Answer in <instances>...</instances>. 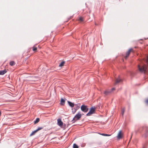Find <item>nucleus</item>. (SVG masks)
Here are the masks:
<instances>
[{
	"instance_id": "f8f14e48",
	"label": "nucleus",
	"mask_w": 148,
	"mask_h": 148,
	"mask_svg": "<svg viewBox=\"0 0 148 148\" xmlns=\"http://www.w3.org/2000/svg\"><path fill=\"white\" fill-rule=\"evenodd\" d=\"M68 103L69 106L71 107H73L74 106V104L70 101H68Z\"/></svg>"
},
{
	"instance_id": "dca6fc26",
	"label": "nucleus",
	"mask_w": 148,
	"mask_h": 148,
	"mask_svg": "<svg viewBox=\"0 0 148 148\" xmlns=\"http://www.w3.org/2000/svg\"><path fill=\"white\" fill-rule=\"evenodd\" d=\"M99 134L101 135H102L103 136H110L111 135L107 134H101V133H99Z\"/></svg>"
},
{
	"instance_id": "39448f33",
	"label": "nucleus",
	"mask_w": 148,
	"mask_h": 148,
	"mask_svg": "<svg viewBox=\"0 0 148 148\" xmlns=\"http://www.w3.org/2000/svg\"><path fill=\"white\" fill-rule=\"evenodd\" d=\"M30 80L32 81H35L38 79V77L35 76H32L30 77Z\"/></svg>"
},
{
	"instance_id": "f257e3e1",
	"label": "nucleus",
	"mask_w": 148,
	"mask_h": 148,
	"mask_svg": "<svg viewBox=\"0 0 148 148\" xmlns=\"http://www.w3.org/2000/svg\"><path fill=\"white\" fill-rule=\"evenodd\" d=\"M81 116L82 115L80 113V112H78V113L73 118L72 120L73 121V122H74L76 121L79 120L81 118Z\"/></svg>"
},
{
	"instance_id": "6ab92c4d",
	"label": "nucleus",
	"mask_w": 148,
	"mask_h": 148,
	"mask_svg": "<svg viewBox=\"0 0 148 148\" xmlns=\"http://www.w3.org/2000/svg\"><path fill=\"white\" fill-rule=\"evenodd\" d=\"M79 105L80 104H76L75 105V106H77V107L75 109V112L77 110V109L79 108Z\"/></svg>"
},
{
	"instance_id": "9d476101",
	"label": "nucleus",
	"mask_w": 148,
	"mask_h": 148,
	"mask_svg": "<svg viewBox=\"0 0 148 148\" xmlns=\"http://www.w3.org/2000/svg\"><path fill=\"white\" fill-rule=\"evenodd\" d=\"M111 92V91L110 90H106L104 91V93L105 95H109Z\"/></svg>"
},
{
	"instance_id": "f03ea898",
	"label": "nucleus",
	"mask_w": 148,
	"mask_h": 148,
	"mask_svg": "<svg viewBox=\"0 0 148 148\" xmlns=\"http://www.w3.org/2000/svg\"><path fill=\"white\" fill-rule=\"evenodd\" d=\"M138 68L139 71L142 73H145L146 71L147 67L145 65L140 66H138Z\"/></svg>"
},
{
	"instance_id": "5701e85b",
	"label": "nucleus",
	"mask_w": 148,
	"mask_h": 148,
	"mask_svg": "<svg viewBox=\"0 0 148 148\" xmlns=\"http://www.w3.org/2000/svg\"><path fill=\"white\" fill-rule=\"evenodd\" d=\"M79 20L82 21H83V18L82 17H80L79 18Z\"/></svg>"
},
{
	"instance_id": "412c9836",
	"label": "nucleus",
	"mask_w": 148,
	"mask_h": 148,
	"mask_svg": "<svg viewBox=\"0 0 148 148\" xmlns=\"http://www.w3.org/2000/svg\"><path fill=\"white\" fill-rule=\"evenodd\" d=\"M125 109L123 108L121 110V114L123 116L125 112Z\"/></svg>"
},
{
	"instance_id": "4468645a",
	"label": "nucleus",
	"mask_w": 148,
	"mask_h": 148,
	"mask_svg": "<svg viewBox=\"0 0 148 148\" xmlns=\"http://www.w3.org/2000/svg\"><path fill=\"white\" fill-rule=\"evenodd\" d=\"M37 132L36 130L32 132V133L30 134V136H32L33 135H34Z\"/></svg>"
},
{
	"instance_id": "f3484780",
	"label": "nucleus",
	"mask_w": 148,
	"mask_h": 148,
	"mask_svg": "<svg viewBox=\"0 0 148 148\" xmlns=\"http://www.w3.org/2000/svg\"><path fill=\"white\" fill-rule=\"evenodd\" d=\"M39 120H40V119L39 118H36V120L34 121V123L35 124H36V123H38L39 122Z\"/></svg>"
},
{
	"instance_id": "9b49d317",
	"label": "nucleus",
	"mask_w": 148,
	"mask_h": 148,
	"mask_svg": "<svg viewBox=\"0 0 148 148\" xmlns=\"http://www.w3.org/2000/svg\"><path fill=\"white\" fill-rule=\"evenodd\" d=\"M7 72L6 70H3L0 71V75H3Z\"/></svg>"
},
{
	"instance_id": "2eb2a0df",
	"label": "nucleus",
	"mask_w": 148,
	"mask_h": 148,
	"mask_svg": "<svg viewBox=\"0 0 148 148\" xmlns=\"http://www.w3.org/2000/svg\"><path fill=\"white\" fill-rule=\"evenodd\" d=\"M15 62L14 61H11L10 62V64L12 66H14L15 64Z\"/></svg>"
},
{
	"instance_id": "cd10ccee",
	"label": "nucleus",
	"mask_w": 148,
	"mask_h": 148,
	"mask_svg": "<svg viewBox=\"0 0 148 148\" xmlns=\"http://www.w3.org/2000/svg\"><path fill=\"white\" fill-rule=\"evenodd\" d=\"M147 131L148 132V128H147Z\"/></svg>"
},
{
	"instance_id": "6e6552de",
	"label": "nucleus",
	"mask_w": 148,
	"mask_h": 148,
	"mask_svg": "<svg viewBox=\"0 0 148 148\" xmlns=\"http://www.w3.org/2000/svg\"><path fill=\"white\" fill-rule=\"evenodd\" d=\"M132 49H129V50L126 53V55L125 56V58L126 59V58L128 57Z\"/></svg>"
},
{
	"instance_id": "c85d7f7f",
	"label": "nucleus",
	"mask_w": 148,
	"mask_h": 148,
	"mask_svg": "<svg viewBox=\"0 0 148 148\" xmlns=\"http://www.w3.org/2000/svg\"><path fill=\"white\" fill-rule=\"evenodd\" d=\"M1 115V112L0 111V115Z\"/></svg>"
},
{
	"instance_id": "393cba45",
	"label": "nucleus",
	"mask_w": 148,
	"mask_h": 148,
	"mask_svg": "<svg viewBox=\"0 0 148 148\" xmlns=\"http://www.w3.org/2000/svg\"><path fill=\"white\" fill-rule=\"evenodd\" d=\"M145 102L147 104H148V99H146Z\"/></svg>"
},
{
	"instance_id": "bb28decb",
	"label": "nucleus",
	"mask_w": 148,
	"mask_h": 148,
	"mask_svg": "<svg viewBox=\"0 0 148 148\" xmlns=\"http://www.w3.org/2000/svg\"><path fill=\"white\" fill-rule=\"evenodd\" d=\"M147 60H148V56H147Z\"/></svg>"
},
{
	"instance_id": "1a4fd4ad",
	"label": "nucleus",
	"mask_w": 148,
	"mask_h": 148,
	"mask_svg": "<svg viewBox=\"0 0 148 148\" xmlns=\"http://www.w3.org/2000/svg\"><path fill=\"white\" fill-rule=\"evenodd\" d=\"M121 81V80L120 78L117 79H116L115 84H117L120 82Z\"/></svg>"
},
{
	"instance_id": "a878e982",
	"label": "nucleus",
	"mask_w": 148,
	"mask_h": 148,
	"mask_svg": "<svg viewBox=\"0 0 148 148\" xmlns=\"http://www.w3.org/2000/svg\"><path fill=\"white\" fill-rule=\"evenodd\" d=\"M115 90V88H112L111 90H110V91H111V92H112V91H113V90Z\"/></svg>"
},
{
	"instance_id": "7ed1b4c3",
	"label": "nucleus",
	"mask_w": 148,
	"mask_h": 148,
	"mask_svg": "<svg viewBox=\"0 0 148 148\" xmlns=\"http://www.w3.org/2000/svg\"><path fill=\"white\" fill-rule=\"evenodd\" d=\"M95 108L92 107L90 108V111L86 114L87 116H90L92 114H93L95 111Z\"/></svg>"
},
{
	"instance_id": "ddd939ff",
	"label": "nucleus",
	"mask_w": 148,
	"mask_h": 148,
	"mask_svg": "<svg viewBox=\"0 0 148 148\" xmlns=\"http://www.w3.org/2000/svg\"><path fill=\"white\" fill-rule=\"evenodd\" d=\"M65 100L62 98L61 99L60 104L62 105H64L65 103Z\"/></svg>"
},
{
	"instance_id": "a211bd4d",
	"label": "nucleus",
	"mask_w": 148,
	"mask_h": 148,
	"mask_svg": "<svg viewBox=\"0 0 148 148\" xmlns=\"http://www.w3.org/2000/svg\"><path fill=\"white\" fill-rule=\"evenodd\" d=\"M65 62L64 61H62L60 64L59 65V66H64V63H65Z\"/></svg>"
},
{
	"instance_id": "423d86ee",
	"label": "nucleus",
	"mask_w": 148,
	"mask_h": 148,
	"mask_svg": "<svg viewBox=\"0 0 148 148\" xmlns=\"http://www.w3.org/2000/svg\"><path fill=\"white\" fill-rule=\"evenodd\" d=\"M58 125L60 126H62L63 124V123L61 119H58Z\"/></svg>"
},
{
	"instance_id": "4be33fe9",
	"label": "nucleus",
	"mask_w": 148,
	"mask_h": 148,
	"mask_svg": "<svg viewBox=\"0 0 148 148\" xmlns=\"http://www.w3.org/2000/svg\"><path fill=\"white\" fill-rule=\"evenodd\" d=\"M43 127H38L37 129L36 130V131L37 132L38 131L40 130H41L42 129H43Z\"/></svg>"
},
{
	"instance_id": "20e7f679",
	"label": "nucleus",
	"mask_w": 148,
	"mask_h": 148,
	"mask_svg": "<svg viewBox=\"0 0 148 148\" xmlns=\"http://www.w3.org/2000/svg\"><path fill=\"white\" fill-rule=\"evenodd\" d=\"M81 110L84 112H86L88 110V108H87L86 106L82 105L81 107Z\"/></svg>"
},
{
	"instance_id": "b1692460",
	"label": "nucleus",
	"mask_w": 148,
	"mask_h": 148,
	"mask_svg": "<svg viewBox=\"0 0 148 148\" xmlns=\"http://www.w3.org/2000/svg\"><path fill=\"white\" fill-rule=\"evenodd\" d=\"M37 48L36 47H35V48H34L33 49V50L34 51H36L37 50Z\"/></svg>"
},
{
	"instance_id": "aec40b11",
	"label": "nucleus",
	"mask_w": 148,
	"mask_h": 148,
	"mask_svg": "<svg viewBox=\"0 0 148 148\" xmlns=\"http://www.w3.org/2000/svg\"><path fill=\"white\" fill-rule=\"evenodd\" d=\"M78 146L75 143L73 144V148H78Z\"/></svg>"
},
{
	"instance_id": "0eeeda50",
	"label": "nucleus",
	"mask_w": 148,
	"mask_h": 148,
	"mask_svg": "<svg viewBox=\"0 0 148 148\" xmlns=\"http://www.w3.org/2000/svg\"><path fill=\"white\" fill-rule=\"evenodd\" d=\"M117 137L118 139H120L122 138L121 131H120L119 132Z\"/></svg>"
}]
</instances>
